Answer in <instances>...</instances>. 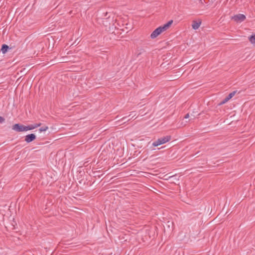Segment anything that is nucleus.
Returning a JSON list of instances; mask_svg holds the SVG:
<instances>
[{
    "mask_svg": "<svg viewBox=\"0 0 255 255\" xmlns=\"http://www.w3.org/2000/svg\"><path fill=\"white\" fill-rule=\"evenodd\" d=\"M8 48V47L7 45L5 44H3L2 46L1 50L2 53H5Z\"/></svg>",
    "mask_w": 255,
    "mask_h": 255,
    "instance_id": "obj_9",
    "label": "nucleus"
},
{
    "mask_svg": "<svg viewBox=\"0 0 255 255\" xmlns=\"http://www.w3.org/2000/svg\"><path fill=\"white\" fill-rule=\"evenodd\" d=\"M200 1H201V3H203V1H202V0H200Z\"/></svg>",
    "mask_w": 255,
    "mask_h": 255,
    "instance_id": "obj_18",
    "label": "nucleus"
},
{
    "mask_svg": "<svg viewBox=\"0 0 255 255\" xmlns=\"http://www.w3.org/2000/svg\"><path fill=\"white\" fill-rule=\"evenodd\" d=\"M246 18V16L243 14H237L233 16L231 19L236 22H241L244 21Z\"/></svg>",
    "mask_w": 255,
    "mask_h": 255,
    "instance_id": "obj_3",
    "label": "nucleus"
},
{
    "mask_svg": "<svg viewBox=\"0 0 255 255\" xmlns=\"http://www.w3.org/2000/svg\"><path fill=\"white\" fill-rule=\"evenodd\" d=\"M4 121V119L2 117L0 116V124L2 123Z\"/></svg>",
    "mask_w": 255,
    "mask_h": 255,
    "instance_id": "obj_14",
    "label": "nucleus"
},
{
    "mask_svg": "<svg viewBox=\"0 0 255 255\" xmlns=\"http://www.w3.org/2000/svg\"><path fill=\"white\" fill-rule=\"evenodd\" d=\"M171 139L170 136H165L162 137L160 138H158L157 140L154 141L152 143V145L153 146H157L158 145H160L161 144H163L164 143H165L169 141Z\"/></svg>",
    "mask_w": 255,
    "mask_h": 255,
    "instance_id": "obj_2",
    "label": "nucleus"
},
{
    "mask_svg": "<svg viewBox=\"0 0 255 255\" xmlns=\"http://www.w3.org/2000/svg\"><path fill=\"white\" fill-rule=\"evenodd\" d=\"M36 138V135L33 133L29 134L25 136V141L29 143Z\"/></svg>",
    "mask_w": 255,
    "mask_h": 255,
    "instance_id": "obj_5",
    "label": "nucleus"
},
{
    "mask_svg": "<svg viewBox=\"0 0 255 255\" xmlns=\"http://www.w3.org/2000/svg\"><path fill=\"white\" fill-rule=\"evenodd\" d=\"M236 93V91H234V92L231 93L226 98H225L222 101V102L220 104V105H223V104H224L226 103H227L229 100H230L232 97H233L235 96Z\"/></svg>",
    "mask_w": 255,
    "mask_h": 255,
    "instance_id": "obj_6",
    "label": "nucleus"
},
{
    "mask_svg": "<svg viewBox=\"0 0 255 255\" xmlns=\"http://www.w3.org/2000/svg\"><path fill=\"white\" fill-rule=\"evenodd\" d=\"M41 123H38V124H34L28 125L29 130L34 129L40 127L41 126Z\"/></svg>",
    "mask_w": 255,
    "mask_h": 255,
    "instance_id": "obj_8",
    "label": "nucleus"
},
{
    "mask_svg": "<svg viewBox=\"0 0 255 255\" xmlns=\"http://www.w3.org/2000/svg\"><path fill=\"white\" fill-rule=\"evenodd\" d=\"M249 40H250V41L252 43V44H255V33L252 35L250 37H249Z\"/></svg>",
    "mask_w": 255,
    "mask_h": 255,
    "instance_id": "obj_10",
    "label": "nucleus"
},
{
    "mask_svg": "<svg viewBox=\"0 0 255 255\" xmlns=\"http://www.w3.org/2000/svg\"><path fill=\"white\" fill-rule=\"evenodd\" d=\"M201 24V22L200 21H193L192 24V28L195 30L198 29L199 28V27L200 26Z\"/></svg>",
    "mask_w": 255,
    "mask_h": 255,
    "instance_id": "obj_7",
    "label": "nucleus"
},
{
    "mask_svg": "<svg viewBox=\"0 0 255 255\" xmlns=\"http://www.w3.org/2000/svg\"><path fill=\"white\" fill-rule=\"evenodd\" d=\"M200 1H201V3H203V1H202V0H200Z\"/></svg>",
    "mask_w": 255,
    "mask_h": 255,
    "instance_id": "obj_16",
    "label": "nucleus"
},
{
    "mask_svg": "<svg viewBox=\"0 0 255 255\" xmlns=\"http://www.w3.org/2000/svg\"><path fill=\"white\" fill-rule=\"evenodd\" d=\"M200 1H201V3H203V1H202V0H200Z\"/></svg>",
    "mask_w": 255,
    "mask_h": 255,
    "instance_id": "obj_17",
    "label": "nucleus"
},
{
    "mask_svg": "<svg viewBox=\"0 0 255 255\" xmlns=\"http://www.w3.org/2000/svg\"><path fill=\"white\" fill-rule=\"evenodd\" d=\"M29 130L28 125L27 126H23V131Z\"/></svg>",
    "mask_w": 255,
    "mask_h": 255,
    "instance_id": "obj_13",
    "label": "nucleus"
},
{
    "mask_svg": "<svg viewBox=\"0 0 255 255\" xmlns=\"http://www.w3.org/2000/svg\"><path fill=\"white\" fill-rule=\"evenodd\" d=\"M173 20H170L167 23L156 28L150 34V37L154 39L162 32L166 31L171 26Z\"/></svg>",
    "mask_w": 255,
    "mask_h": 255,
    "instance_id": "obj_1",
    "label": "nucleus"
},
{
    "mask_svg": "<svg viewBox=\"0 0 255 255\" xmlns=\"http://www.w3.org/2000/svg\"><path fill=\"white\" fill-rule=\"evenodd\" d=\"M189 117V115L188 114H186L185 117H184V118L185 119H188V118Z\"/></svg>",
    "mask_w": 255,
    "mask_h": 255,
    "instance_id": "obj_15",
    "label": "nucleus"
},
{
    "mask_svg": "<svg viewBox=\"0 0 255 255\" xmlns=\"http://www.w3.org/2000/svg\"><path fill=\"white\" fill-rule=\"evenodd\" d=\"M48 129V127L47 126H45V127H42L40 128H39V130L40 132L45 131Z\"/></svg>",
    "mask_w": 255,
    "mask_h": 255,
    "instance_id": "obj_11",
    "label": "nucleus"
},
{
    "mask_svg": "<svg viewBox=\"0 0 255 255\" xmlns=\"http://www.w3.org/2000/svg\"><path fill=\"white\" fill-rule=\"evenodd\" d=\"M23 126L24 125L16 124L12 126V129L18 132L23 131Z\"/></svg>",
    "mask_w": 255,
    "mask_h": 255,
    "instance_id": "obj_4",
    "label": "nucleus"
},
{
    "mask_svg": "<svg viewBox=\"0 0 255 255\" xmlns=\"http://www.w3.org/2000/svg\"><path fill=\"white\" fill-rule=\"evenodd\" d=\"M29 130L28 125L27 126H23V131Z\"/></svg>",
    "mask_w": 255,
    "mask_h": 255,
    "instance_id": "obj_12",
    "label": "nucleus"
}]
</instances>
